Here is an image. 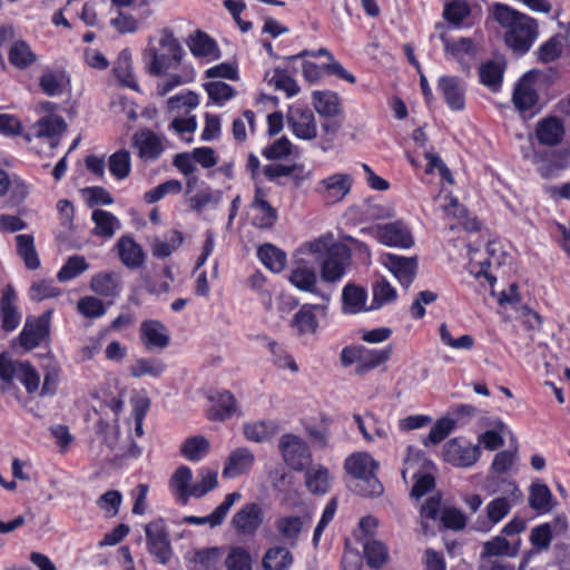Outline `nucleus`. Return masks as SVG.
I'll return each instance as SVG.
<instances>
[{"label": "nucleus", "instance_id": "f257e3e1", "mask_svg": "<svg viewBox=\"0 0 570 570\" xmlns=\"http://www.w3.org/2000/svg\"><path fill=\"white\" fill-rule=\"evenodd\" d=\"M493 18L505 29V45L515 53L528 52L539 36L537 20L509 6L497 3L493 7Z\"/></svg>", "mask_w": 570, "mask_h": 570}, {"label": "nucleus", "instance_id": "f03ea898", "mask_svg": "<svg viewBox=\"0 0 570 570\" xmlns=\"http://www.w3.org/2000/svg\"><path fill=\"white\" fill-rule=\"evenodd\" d=\"M159 35L156 42L149 40V45L142 53L146 62L145 70L154 77L164 76L168 70L179 66L185 56L184 48L173 30L164 28Z\"/></svg>", "mask_w": 570, "mask_h": 570}, {"label": "nucleus", "instance_id": "7ed1b4c3", "mask_svg": "<svg viewBox=\"0 0 570 570\" xmlns=\"http://www.w3.org/2000/svg\"><path fill=\"white\" fill-rule=\"evenodd\" d=\"M309 252L322 259L321 278L326 283H336L345 274L351 262L350 248L341 243H330L320 238L308 244Z\"/></svg>", "mask_w": 570, "mask_h": 570}, {"label": "nucleus", "instance_id": "20e7f679", "mask_svg": "<svg viewBox=\"0 0 570 570\" xmlns=\"http://www.w3.org/2000/svg\"><path fill=\"white\" fill-rule=\"evenodd\" d=\"M379 464L367 453L353 454L345 461V470L352 476L350 489L362 497H379L383 485L375 475Z\"/></svg>", "mask_w": 570, "mask_h": 570}, {"label": "nucleus", "instance_id": "39448f33", "mask_svg": "<svg viewBox=\"0 0 570 570\" xmlns=\"http://www.w3.org/2000/svg\"><path fill=\"white\" fill-rule=\"evenodd\" d=\"M148 552L163 566L173 558L169 530L163 519H156L145 525Z\"/></svg>", "mask_w": 570, "mask_h": 570}, {"label": "nucleus", "instance_id": "423d86ee", "mask_svg": "<svg viewBox=\"0 0 570 570\" xmlns=\"http://www.w3.org/2000/svg\"><path fill=\"white\" fill-rule=\"evenodd\" d=\"M0 379L6 383L17 379L30 394L35 393L40 384L39 374L28 362H14L4 355H0Z\"/></svg>", "mask_w": 570, "mask_h": 570}, {"label": "nucleus", "instance_id": "0eeeda50", "mask_svg": "<svg viewBox=\"0 0 570 570\" xmlns=\"http://www.w3.org/2000/svg\"><path fill=\"white\" fill-rule=\"evenodd\" d=\"M97 433L104 436L105 443L117 458H136L140 454V448L131 440L130 433L120 436L117 425L111 426L100 419L96 425Z\"/></svg>", "mask_w": 570, "mask_h": 570}, {"label": "nucleus", "instance_id": "6e6552de", "mask_svg": "<svg viewBox=\"0 0 570 570\" xmlns=\"http://www.w3.org/2000/svg\"><path fill=\"white\" fill-rule=\"evenodd\" d=\"M284 461L294 470L301 471L309 465L312 460L307 444L294 434H285L278 444Z\"/></svg>", "mask_w": 570, "mask_h": 570}, {"label": "nucleus", "instance_id": "1a4fd4ad", "mask_svg": "<svg viewBox=\"0 0 570 570\" xmlns=\"http://www.w3.org/2000/svg\"><path fill=\"white\" fill-rule=\"evenodd\" d=\"M51 311H47L38 317L28 318L19 335L20 345L30 351L39 346L50 336Z\"/></svg>", "mask_w": 570, "mask_h": 570}, {"label": "nucleus", "instance_id": "9d476101", "mask_svg": "<svg viewBox=\"0 0 570 570\" xmlns=\"http://www.w3.org/2000/svg\"><path fill=\"white\" fill-rule=\"evenodd\" d=\"M353 177L350 174L337 173L322 179L315 191L330 205L342 202L351 191Z\"/></svg>", "mask_w": 570, "mask_h": 570}, {"label": "nucleus", "instance_id": "9b49d317", "mask_svg": "<svg viewBox=\"0 0 570 570\" xmlns=\"http://www.w3.org/2000/svg\"><path fill=\"white\" fill-rule=\"evenodd\" d=\"M381 263L405 288L413 283L417 273L416 256L404 257L395 254H384L381 256Z\"/></svg>", "mask_w": 570, "mask_h": 570}, {"label": "nucleus", "instance_id": "f8f14e48", "mask_svg": "<svg viewBox=\"0 0 570 570\" xmlns=\"http://www.w3.org/2000/svg\"><path fill=\"white\" fill-rule=\"evenodd\" d=\"M443 451L445 461L458 468L472 466L481 455L479 444L462 443L458 439L448 441Z\"/></svg>", "mask_w": 570, "mask_h": 570}, {"label": "nucleus", "instance_id": "ddd939ff", "mask_svg": "<svg viewBox=\"0 0 570 570\" xmlns=\"http://www.w3.org/2000/svg\"><path fill=\"white\" fill-rule=\"evenodd\" d=\"M263 522V511L257 503L245 504L230 521L238 535H254Z\"/></svg>", "mask_w": 570, "mask_h": 570}, {"label": "nucleus", "instance_id": "4468645a", "mask_svg": "<svg viewBox=\"0 0 570 570\" xmlns=\"http://www.w3.org/2000/svg\"><path fill=\"white\" fill-rule=\"evenodd\" d=\"M376 237L387 246L410 248L414 240L409 228L402 222H393L375 227Z\"/></svg>", "mask_w": 570, "mask_h": 570}, {"label": "nucleus", "instance_id": "2eb2a0df", "mask_svg": "<svg viewBox=\"0 0 570 570\" xmlns=\"http://www.w3.org/2000/svg\"><path fill=\"white\" fill-rule=\"evenodd\" d=\"M140 341L149 350H165L169 345V333L166 326L157 320H147L140 324Z\"/></svg>", "mask_w": 570, "mask_h": 570}, {"label": "nucleus", "instance_id": "dca6fc26", "mask_svg": "<svg viewBox=\"0 0 570 570\" xmlns=\"http://www.w3.org/2000/svg\"><path fill=\"white\" fill-rule=\"evenodd\" d=\"M287 122L293 134L304 140H312L317 136L315 116L312 110L297 108L291 110Z\"/></svg>", "mask_w": 570, "mask_h": 570}, {"label": "nucleus", "instance_id": "f3484780", "mask_svg": "<svg viewBox=\"0 0 570 570\" xmlns=\"http://www.w3.org/2000/svg\"><path fill=\"white\" fill-rule=\"evenodd\" d=\"M17 294L11 284H8L0 299L1 328L6 332L13 331L20 323V314L16 306Z\"/></svg>", "mask_w": 570, "mask_h": 570}, {"label": "nucleus", "instance_id": "a211bd4d", "mask_svg": "<svg viewBox=\"0 0 570 570\" xmlns=\"http://www.w3.org/2000/svg\"><path fill=\"white\" fill-rule=\"evenodd\" d=\"M209 400L213 402L207 414L210 421H225L238 413L237 400L229 391L217 392Z\"/></svg>", "mask_w": 570, "mask_h": 570}, {"label": "nucleus", "instance_id": "6ab92c4d", "mask_svg": "<svg viewBox=\"0 0 570 570\" xmlns=\"http://www.w3.org/2000/svg\"><path fill=\"white\" fill-rule=\"evenodd\" d=\"M186 43L190 52L196 58L215 60L220 56V51L215 39L202 30H196L190 33L186 40Z\"/></svg>", "mask_w": 570, "mask_h": 570}, {"label": "nucleus", "instance_id": "aec40b11", "mask_svg": "<svg viewBox=\"0 0 570 570\" xmlns=\"http://www.w3.org/2000/svg\"><path fill=\"white\" fill-rule=\"evenodd\" d=\"M563 135V122L554 116L541 119L535 126V137L544 146L554 147L559 145Z\"/></svg>", "mask_w": 570, "mask_h": 570}, {"label": "nucleus", "instance_id": "412c9836", "mask_svg": "<svg viewBox=\"0 0 570 570\" xmlns=\"http://www.w3.org/2000/svg\"><path fill=\"white\" fill-rule=\"evenodd\" d=\"M121 287V277L118 273L114 272L98 273L90 281V289L104 297L115 298L119 296Z\"/></svg>", "mask_w": 570, "mask_h": 570}, {"label": "nucleus", "instance_id": "4be33fe9", "mask_svg": "<svg viewBox=\"0 0 570 570\" xmlns=\"http://www.w3.org/2000/svg\"><path fill=\"white\" fill-rule=\"evenodd\" d=\"M439 88L452 110H462L465 106V89L462 81L456 77L444 76L439 80Z\"/></svg>", "mask_w": 570, "mask_h": 570}, {"label": "nucleus", "instance_id": "5701e85b", "mask_svg": "<svg viewBox=\"0 0 570 570\" xmlns=\"http://www.w3.org/2000/svg\"><path fill=\"white\" fill-rule=\"evenodd\" d=\"M559 26L564 29V33L552 36L539 47L538 59L543 63L552 62L560 58L564 45L569 41L570 22L567 24L559 23Z\"/></svg>", "mask_w": 570, "mask_h": 570}, {"label": "nucleus", "instance_id": "b1692460", "mask_svg": "<svg viewBox=\"0 0 570 570\" xmlns=\"http://www.w3.org/2000/svg\"><path fill=\"white\" fill-rule=\"evenodd\" d=\"M254 463V454L246 448L230 452L223 469L224 478H236L249 471Z\"/></svg>", "mask_w": 570, "mask_h": 570}, {"label": "nucleus", "instance_id": "393cba45", "mask_svg": "<svg viewBox=\"0 0 570 570\" xmlns=\"http://www.w3.org/2000/svg\"><path fill=\"white\" fill-rule=\"evenodd\" d=\"M253 208L257 212L253 224L261 229L272 228L277 220V210L264 198L262 189H256Z\"/></svg>", "mask_w": 570, "mask_h": 570}, {"label": "nucleus", "instance_id": "a878e982", "mask_svg": "<svg viewBox=\"0 0 570 570\" xmlns=\"http://www.w3.org/2000/svg\"><path fill=\"white\" fill-rule=\"evenodd\" d=\"M533 76L525 73L517 83L513 92V104L520 111L531 109L538 101L537 91L532 85Z\"/></svg>", "mask_w": 570, "mask_h": 570}, {"label": "nucleus", "instance_id": "bb28decb", "mask_svg": "<svg viewBox=\"0 0 570 570\" xmlns=\"http://www.w3.org/2000/svg\"><path fill=\"white\" fill-rule=\"evenodd\" d=\"M193 472L186 465L179 466L169 480V488L176 495V499L186 504L190 497H193L191 485Z\"/></svg>", "mask_w": 570, "mask_h": 570}, {"label": "nucleus", "instance_id": "cd10ccee", "mask_svg": "<svg viewBox=\"0 0 570 570\" xmlns=\"http://www.w3.org/2000/svg\"><path fill=\"white\" fill-rule=\"evenodd\" d=\"M325 305L304 304L294 315L291 325L295 327L299 335L313 334L316 332L318 323L314 309L325 311Z\"/></svg>", "mask_w": 570, "mask_h": 570}, {"label": "nucleus", "instance_id": "c85d7f7f", "mask_svg": "<svg viewBox=\"0 0 570 570\" xmlns=\"http://www.w3.org/2000/svg\"><path fill=\"white\" fill-rule=\"evenodd\" d=\"M275 529L281 541L295 547L303 529V521L295 515L279 517L275 521Z\"/></svg>", "mask_w": 570, "mask_h": 570}, {"label": "nucleus", "instance_id": "c756f323", "mask_svg": "<svg viewBox=\"0 0 570 570\" xmlns=\"http://www.w3.org/2000/svg\"><path fill=\"white\" fill-rule=\"evenodd\" d=\"M293 562V553L287 548L275 546L265 551L262 567L264 570H289Z\"/></svg>", "mask_w": 570, "mask_h": 570}, {"label": "nucleus", "instance_id": "7c9ffc66", "mask_svg": "<svg viewBox=\"0 0 570 570\" xmlns=\"http://www.w3.org/2000/svg\"><path fill=\"white\" fill-rule=\"evenodd\" d=\"M134 144L138 148L139 157L144 159H156L163 151L160 139L150 130L136 132Z\"/></svg>", "mask_w": 570, "mask_h": 570}, {"label": "nucleus", "instance_id": "2f4dec72", "mask_svg": "<svg viewBox=\"0 0 570 570\" xmlns=\"http://www.w3.org/2000/svg\"><path fill=\"white\" fill-rule=\"evenodd\" d=\"M313 106L320 116L334 118L342 111L341 100L333 91H314Z\"/></svg>", "mask_w": 570, "mask_h": 570}, {"label": "nucleus", "instance_id": "473e14b6", "mask_svg": "<svg viewBox=\"0 0 570 570\" xmlns=\"http://www.w3.org/2000/svg\"><path fill=\"white\" fill-rule=\"evenodd\" d=\"M391 352V346L384 350H367L361 346L360 361L355 367V373L357 375H364L368 371L377 367L390 358Z\"/></svg>", "mask_w": 570, "mask_h": 570}, {"label": "nucleus", "instance_id": "72a5a7b5", "mask_svg": "<svg viewBox=\"0 0 570 570\" xmlns=\"http://www.w3.org/2000/svg\"><path fill=\"white\" fill-rule=\"evenodd\" d=\"M120 261L129 268H137L144 262L141 247L129 237H121L117 242Z\"/></svg>", "mask_w": 570, "mask_h": 570}, {"label": "nucleus", "instance_id": "f704fd0d", "mask_svg": "<svg viewBox=\"0 0 570 570\" xmlns=\"http://www.w3.org/2000/svg\"><path fill=\"white\" fill-rule=\"evenodd\" d=\"M91 218L95 223L94 235L102 238H111L116 229L120 226L118 218L104 209H95Z\"/></svg>", "mask_w": 570, "mask_h": 570}, {"label": "nucleus", "instance_id": "c9c22d12", "mask_svg": "<svg viewBox=\"0 0 570 570\" xmlns=\"http://www.w3.org/2000/svg\"><path fill=\"white\" fill-rule=\"evenodd\" d=\"M511 504L504 497L495 498L485 508L487 521H483L476 527L478 530L487 531L491 524H495L503 520L510 512Z\"/></svg>", "mask_w": 570, "mask_h": 570}, {"label": "nucleus", "instance_id": "e433bc0d", "mask_svg": "<svg viewBox=\"0 0 570 570\" xmlns=\"http://www.w3.org/2000/svg\"><path fill=\"white\" fill-rule=\"evenodd\" d=\"M305 484L314 494H325L330 489V472L322 465L312 466L305 472Z\"/></svg>", "mask_w": 570, "mask_h": 570}, {"label": "nucleus", "instance_id": "4c0bfd02", "mask_svg": "<svg viewBox=\"0 0 570 570\" xmlns=\"http://www.w3.org/2000/svg\"><path fill=\"white\" fill-rule=\"evenodd\" d=\"M257 255L263 264L274 273H281L285 268L286 254L269 243L262 245Z\"/></svg>", "mask_w": 570, "mask_h": 570}, {"label": "nucleus", "instance_id": "58836bf2", "mask_svg": "<svg viewBox=\"0 0 570 570\" xmlns=\"http://www.w3.org/2000/svg\"><path fill=\"white\" fill-rule=\"evenodd\" d=\"M37 137L56 138L61 136L66 129V121L57 115H49L40 118L35 125Z\"/></svg>", "mask_w": 570, "mask_h": 570}, {"label": "nucleus", "instance_id": "ea45409f", "mask_svg": "<svg viewBox=\"0 0 570 570\" xmlns=\"http://www.w3.org/2000/svg\"><path fill=\"white\" fill-rule=\"evenodd\" d=\"M210 449L208 440L202 435L187 438L180 445V454L189 461H198Z\"/></svg>", "mask_w": 570, "mask_h": 570}, {"label": "nucleus", "instance_id": "a19ab883", "mask_svg": "<svg viewBox=\"0 0 570 570\" xmlns=\"http://www.w3.org/2000/svg\"><path fill=\"white\" fill-rule=\"evenodd\" d=\"M372 293L373 301L370 309H377L384 304H391L397 297L395 288L383 277L375 281Z\"/></svg>", "mask_w": 570, "mask_h": 570}, {"label": "nucleus", "instance_id": "79ce46f5", "mask_svg": "<svg viewBox=\"0 0 570 570\" xmlns=\"http://www.w3.org/2000/svg\"><path fill=\"white\" fill-rule=\"evenodd\" d=\"M17 252L23 259L29 269H37L40 266V261L35 248L33 237L31 235L16 236Z\"/></svg>", "mask_w": 570, "mask_h": 570}, {"label": "nucleus", "instance_id": "37998d69", "mask_svg": "<svg viewBox=\"0 0 570 570\" xmlns=\"http://www.w3.org/2000/svg\"><path fill=\"white\" fill-rule=\"evenodd\" d=\"M316 273L311 267H296L289 275V282L303 292L316 293Z\"/></svg>", "mask_w": 570, "mask_h": 570}, {"label": "nucleus", "instance_id": "c03bdc74", "mask_svg": "<svg viewBox=\"0 0 570 570\" xmlns=\"http://www.w3.org/2000/svg\"><path fill=\"white\" fill-rule=\"evenodd\" d=\"M166 370L165 363L159 358H139L130 367L134 377L150 376L158 377Z\"/></svg>", "mask_w": 570, "mask_h": 570}, {"label": "nucleus", "instance_id": "a18cd8bd", "mask_svg": "<svg viewBox=\"0 0 570 570\" xmlns=\"http://www.w3.org/2000/svg\"><path fill=\"white\" fill-rule=\"evenodd\" d=\"M222 556V549L217 547L197 551L193 558V570H219Z\"/></svg>", "mask_w": 570, "mask_h": 570}, {"label": "nucleus", "instance_id": "49530a36", "mask_svg": "<svg viewBox=\"0 0 570 570\" xmlns=\"http://www.w3.org/2000/svg\"><path fill=\"white\" fill-rule=\"evenodd\" d=\"M9 61L19 69H26L36 61V55L27 42L20 40L10 47Z\"/></svg>", "mask_w": 570, "mask_h": 570}, {"label": "nucleus", "instance_id": "de8ad7c7", "mask_svg": "<svg viewBox=\"0 0 570 570\" xmlns=\"http://www.w3.org/2000/svg\"><path fill=\"white\" fill-rule=\"evenodd\" d=\"M114 73L120 85L138 91L139 86L132 75L130 57L127 53H121L114 67Z\"/></svg>", "mask_w": 570, "mask_h": 570}, {"label": "nucleus", "instance_id": "09e8293b", "mask_svg": "<svg viewBox=\"0 0 570 570\" xmlns=\"http://www.w3.org/2000/svg\"><path fill=\"white\" fill-rule=\"evenodd\" d=\"M443 210L446 215L456 218L466 230L479 229V222L469 217L466 208L456 198L450 197V202L443 206Z\"/></svg>", "mask_w": 570, "mask_h": 570}, {"label": "nucleus", "instance_id": "8fccbe9b", "mask_svg": "<svg viewBox=\"0 0 570 570\" xmlns=\"http://www.w3.org/2000/svg\"><path fill=\"white\" fill-rule=\"evenodd\" d=\"M480 81L490 87L493 91L498 90L503 76V67L497 61H488L481 65L479 69Z\"/></svg>", "mask_w": 570, "mask_h": 570}, {"label": "nucleus", "instance_id": "3c124183", "mask_svg": "<svg viewBox=\"0 0 570 570\" xmlns=\"http://www.w3.org/2000/svg\"><path fill=\"white\" fill-rule=\"evenodd\" d=\"M428 461L419 453L414 451L412 446L407 448V455L403 461V469L401 471L402 478L407 482V475L415 479L422 475V470L426 465Z\"/></svg>", "mask_w": 570, "mask_h": 570}, {"label": "nucleus", "instance_id": "603ef678", "mask_svg": "<svg viewBox=\"0 0 570 570\" xmlns=\"http://www.w3.org/2000/svg\"><path fill=\"white\" fill-rule=\"evenodd\" d=\"M364 554L371 568H380L389 559L387 548L376 540H368L364 543Z\"/></svg>", "mask_w": 570, "mask_h": 570}, {"label": "nucleus", "instance_id": "864d4df0", "mask_svg": "<svg viewBox=\"0 0 570 570\" xmlns=\"http://www.w3.org/2000/svg\"><path fill=\"white\" fill-rule=\"evenodd\" d=\"M552 494L546 484H533L530 488L529 505L533 510L550 511Z\"/></svg>", "mask_w": 570, "mask_h": 570}, {"label": "nucleus", "instance_id": "5fc2aeb1", "mask_svg": "<svg viewBox=\"0 0 570 570\" xmlns=\"http://www.w3.org/2000/svg\"><path fill=\"white\" fill-rule=\"evenodd\" d=\"M455 422L450 417H441L431 428L429 434L423 439L425 446L441 443L454 429Z\"/></svg>", "mask_w": 570, "mask_h": 570}, {"label": "nucleus", "instance_id": "6e6d98bb", "mask_svg": "<svg viewBox=\"0 0 570 570\" xmlns=\"http://www.w3.org/2000/svg\"><path fill=\"white\" fill-rule=\"evenodd\" d=\"M89 268L86 258L80 255L70 256L62 268L58 272L57 278L60 282L70 281Z\"/></svg>", "mask_w": 570, "mask_h": 570}, {"label": "nucleus", "instance_id": "4d7b16f0", "mask_svg": "<svg viewBox=\"0 0 570 570\" xmlns=\"http://www.w3.org/2000/svg\"><path fill=\"white\" fill-rule=\"evenodd\" d=\"M227 570H252V556L243 547H233L225 559Z\"/></svg>", "mask_w": 570, "mask_h": 570}, {"label": "nucleus", "instance_id": "13d9d810", "mask_svg": "<svg viewBox=\"0 0 570 570\" xmlns=\"http://www.w3.org/2000/svg\"><path fill=\"white\" fill-rule=\"evenodd\" d=\"M108 166L111 175L117 179L127 178L131 169L130 154L124 149L116 151L109 157Z\"/></svg>", "mask_w": 570, "mask_h": 570}, {"label": "nucleus", "instance_id": "bf43d9fd", "mask_svg": "<svg viewBox=\"0 0 570 570\" xmlns=\"http://www.w3.org/2000/svg\"><path fill=\"white\" fill-rule=\"evenodd\" d=\"M366 293L363 288L348 284L344 287L342 299L352 313H357L364 308Z\"/></svg>", "mask_w": 570, "mask_h": 570}, {"label": "nucleus", "instance_id": "052dcab7", "mask_svg": "<svg viewBox=\"0 0 570 570\" xmlns=\"http://www.w3.org/2000/svg\"><path fill=\"white\" fill-rule=\"evenodd\" d=\"M275 433V426L266 422H255L244 425L245 438L253 442H264Z\"/></svg>", "mask_w": 570, "mask_h": 570}, {"label": "nucleus", "instance_id": "680f3d73", "mask_svg": "<svg viewBox=\"0 0 570 570\" xmlns=\"http://www.w3.org/2000/svg\"><path fill=\"white\" fill-rule=\"evenodd\" d=\"M517 551L511 549L510 542L501 537L497 535L490 541L483 544V558L498 557V556H515Z\"/></svg>", "mask_w": 570, "mask_h": 570}, {"label": "nucleus", "instance_id": "e2e57ef3", "mask_svg": "<svg viewBox=\"0 0 570 570\" xmlns=\"http://www.w3.org/2000/svg\"><path fill=\"white\" fill-rule=\"evenodd\" d=\"M78 312L87 318H96L105 315L106 308L99 298L95 296H83L77 303Z\"/></svg>", "mask_w": 570, "mask_h": 570}, {"label": "nucleus", "instance_id": "0e129e2a", "mask_svg": "<svg viewBox=\"0 0 570 570\" xmlns=\"http://www.w3.org/2000/svg\"><path fill=\"white\" fill-rule=\"evenodd\" d=\"M171 234L170 243L158 238L153 240L151 250L154 256L158 258H166L170 256L171 253L181 244L183 234L178 230H173Z\"/></svg>", "mask_w": 570, "mask_h": 570}, {"label": "nucleus", "instance_id": "69168bd1", "mask_svg": "<svg viewBox=\"0 0 570 570\" xmlns=\"http://www.w3.org/2000/svg\"><path fill=\"white\" fill-rule=\"evenodd\" d=\"M121 501L122 495L119 491L109 490L98 499L97 504L105 512L107 518H114L119 512Z\"/></svg>", "mask_w": 570, "mask_h": 570}, {"label": "nucleus", "instance_id": "338daca9", "mask_svg": "<svg viewBox=\"0 0 570 570\" xmlns=\"http://www.w3.org/2000/svg\"><path fill=\"white\" fill-rule=\"evenodd\" d=\"M183 185L180 181L171 179L167 180L154 189L147 191L144 195V199L147 204H154L160 200L167 194H179L181 191Z\"/></svg>", "mask_w": 570, "mask_h": 570}, {"label": "nucleus", "instance_id": "774afa93", "mask_svg": "<svg viewBox=\"0 0 570 570\" xmlns=\"http://www.w3.org/2000/svg\"><path fill=\"white\" fill-rule=\"evenodd\" d=\"M199 478L200 480L193 484L194 498H202L206 495L208 492L214 490L218 484L217 472L215 471L203 469L199 471Z\"/></svg>", "mask_w": 570, "mask_h": 570}]
</instances>
